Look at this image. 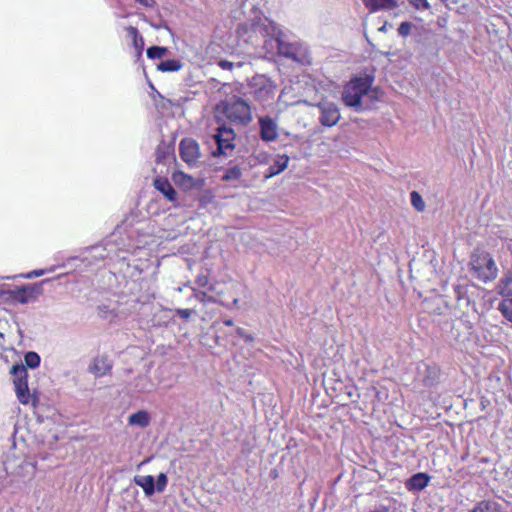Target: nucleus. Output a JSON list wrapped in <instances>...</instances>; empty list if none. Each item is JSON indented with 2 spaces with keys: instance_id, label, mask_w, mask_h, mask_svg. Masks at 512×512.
I'll use <instances>...</instances> for the list:
<instances>
[{
  "instance_id": "1",
  "label": "nucleus",
  "mask_w": 512,
  "mask_h": 512,
  "mask_svg": "<svg viewBox=\"0 0 512 512\" xmlns=\"http://www.w3.org/2000/svg\"><path fill=\"white\" fill-rule=\"evenodd\" d=\"M261 2L262 0H235L233 4L235 8L231 9L230 17L234 20H241L242 17L244 19L236 29L239 47H264L267 38L274 31V28L266 24L268 19L262 18Z\"/></svg>"
},
{
  "instance_id": "2",
  "label": "nucleus",
  "mask_w": 512,
  "mask_h": 512,
  "mask_svg": "<svg viewBox=\"0 0 512 512\" xmlns=\"http://www.w3.org/2000/svg\"><path fill=\"white\" fill-rule=\"evenodd\" d=\"M373 82L374 76L371 74L353 76L344 86L341 94L344 105L353 108L356 112L364 111L362 99L370 92Z\"/></svg>"
},
{
  "instance_id": "3",
  "label": "nucleus",
  "mask_w": 512,
  "mask_h": 512,
  "mask_svg": "<svg viewBox=\"0 0 512 512\" xmlns=\"http://www.w3.org/2000/svg\"><path fill=\"white\" fill-rule=\"evenodd\" d=\"M230 89V92H238L240 95H245L248 90L254 93L255 97L260 100H268L274 97L276 85L270 78L265 75H256L250 82L248 77L237 79L232 83L226 82V88Z\"/></svg>"
},
{
  "instance_id": "4",
  "label": "nucleus",
  "mask_w": 512,
  "mask_h": 512,
  "mask_svg": "<svg viewBox=\"0 0 512 512\" xmlns=\"http://www.w3.org/2000/svg\"><path fill=\"white\" fill-rule=\"evenodd\" d=\"M4 468L10 482L16 488H22V485L29 482L35 475V463L25 457L11 455L4 461Z\"/></svg>"
},
{
  "instance_id": "5",
  "label": "nucleus",
  "mask_w": 512,
  "mask_h": 512,
  "mask_svg": "<svg viewBox=\"0 0 512 512\" xmlns=\"http://www.w3.org/2000/svg\"><path fill=\"white\" fill-rule=\"evenodd\" d=\"M469 270L477 280L488 283L496 279L498 268L491 254L482 249H475L469 261Z\"/></svg>"
},
{
  "instance_id": "6",
  "label": "nucleus",
  "mask_w": 512,
  "mask_h": 512,
  "mask_svg": "<svg viewBox=\"0 0 512 512\" xmlns=\"http://www.w3.org/2000/svg\"><path fill=\"white\" fill-rule=\"evenodd\" d=\"M226 120L247 126L252 121V111L248 102L241 96L226 95Z\"/></svg>"
},
{
  "instance_id": "7",
  "label": "nucleus",
  "mask_w": 512,
  "mask_h": 512,
  "mask_svg": "<svg viewBox=\"0 0 512 512\" xmlns=\"http://www.w3.org/2000/svg\"><path fill=\"white\" fill-rule=\"evenodd\" d=\"M280 55L300 64H310L311 55L308 47L300 42H287L281 37L275 39Z\"/></svg>"
},
{
  "instance_id": "8",
  "label": "nucleus",
  "mask_w": 512,
  "mask_h": 512,
  "mask_svg": "<svg viewBox=\"0 0 512 512\" xmlns=\"http://www.w3.org/2000/svg\"><path fill=\"white\" fill-rule=\"evenodd\" d=\"M214 120L216 122V127L214 128V133H212L206 140L208 146L215 145L216 148L211 151V155L213 157L220 156L224 154V102L220 101L214 110Z\"/></svg>"
},
{
  "instance_id": "9",
  "label": "nucleus",
  "mask_w": 512,
  "mask_h": 512,
  "mask_svg": "<svg viewBox=\"0 0 512 512\" xmlns=\"http://www.w3.org/2000/svg\"><path fill=\"white\" fill-rule=\"evenodd\" d=\"M41 288L37 284H26L20 287H16L15 289H9L3 291L1 296L7 302L13 305L17 304H28L31 301L35 300L37 295L40 294Z\"/></svg>"
},
{
  "instance_id": "10",
  "label": "nucleus",
  "mask_w": 512,
  "mask_h": 512,
  "mask_svg": "<svg viewBox=\"0 0 512 512\" xmlns=\"http://www.w3.org/2000/svg\"><path fill=\"white\" fill-rule=\"evenodd\" d=\"M317 107L320 111L318 120L322 126L330 128L335 126L339 122L341 115L339 108L335 103L323 101L319 102L317 104Z\"/></svg>"
},
{
  "instance_id": "11",
  "label": "nucleus",
  "mask_w": 512,
  "mask_h": 512,
  "mask_svg": "<svg viewBox=\"0 0 512 512\" xmlns=\"http://www.w3.org/2000/svg\"><path fill=\"white\" fill-rule=\"evenodd\" d=\"M179 153L181 159L189 166H195L200 158V149L198 143L191 138H184L179 144Z\"/></svg>"
},
{
  "instance_id": "12",
  "label": "nucleus",
  "mask_w": 512,
  "mask_h": 512,
  "mask_svg": "<svg viewBox=\"0 0 512 512\" xmlns=\"http://www.w3.org/2000/svg\"><path fill=\"white\" fill-rule=\"evenodd\" d=\"M260 138L263 142H272L278 137V125L269 116L259 118Z\"/></svg>"
},
{
  "instance_id": "13",
  "label": "nucleus",
  "mask_w": 512,
  "mask_h": 512,
  "mask_svg": "<svg viewBox=\"0 0 512 512\" xmlns=\"http://www.w3.org/2000/svg\"><path fill=\"white\" fill-rule=\"evenodd\" d=\"M430 480L431 476L428 473L417 472L405 481V487L409 492H419L429 485Z\"/></svg>"
},
{
  "instance_id": "14",
  "label": "nucleus",
  "mask_w": 512,
  "mask_h": 512,
  "mask_svg": "<svg viewBox=\"0 0 512 512\" xmlns=\"http://www.w3.org/2000/svg\"><path fill=\"white\" fill-rule=\"evenodd\" d=\"M112 369V362L106 355H99L93 358L88 370L95 377H102L110 372Z\"/></svg>"
},
{
  "instance_id": "15",
  "label": "nucleus",
  "mask_w": 512,
  "mask_h": 512,
  "mask_svg": "<svg viewBox=\"0 0 512 512\" xmlns=\"http://www.w3.org/2000/svg\"><path fill=\"white\" fill-rule=\"evenodd\" d=\"M289 156L286 154L277 155L264 173L265 179H270L282 173L288 166Z\"/></svg>"
},
{
  "instance_id": "16",
  "label": "nucleus",
  "mask_w": 512,
  "mask_h": 512,
  "mask_svg": "<svg viewBox=\"0 0 512 512\" xmlns=\"http://www.w3.org/2000/svg\"><path fill=\"white\" fill-rule=\"evenodd\" d=\"M154 187L161 194H163L168 201L172 203L177 201V192L167 178L160 176L156 177L154 179Z\"/></svg>"
},
{
  "instance_id": "17",
  "label": "nucleus",
  "mask_w": 512,
  "mask_h": 512,
  "mask_svg": "<svg viewBox=\"0 0 512 512\" xmlns=\"http://www.w3.org/2000/svg\"><path fill=\"white\" fill-rule=\"evenodd\" d=\"M469 512H508L502 504L491 499L477 502Z\"/></svg>"
},
{
  "instance_id": "18",
  "label": "nucleus",
  "mask_w": 512,
  "mask_h": 512,
  "mask_svg": "<svg viewBox=\"0 0 512 512\" xmlns=\"http://www.w3.org/2000/svg\"><path fill=\"white\" fill-rule=\"evenodd\" d=\"M174 184L183 190H190L196 186L197 180L182 171H175L172 174Z\"/></svg>"
},
{
  "instance_id": "19",
  "label": "nucleus",
  "mask_w": 512,
  "mask_h": 512,
  "mask_svg": "<svg viewBox=\"0 0 512 512\" xmlns=\"http://www.w3.org/2000/svg\"><path fill=\"white\" fill-rule=\"evenodd\" d=\"M363 3L371 12L393 10L398 7L396 0H363Z\"/></svg>"
},
{
  "instance_id": "20",
  "label": "nucleus",
  "mask_w": 512,
  "mask_h": 512,
  "mask_svg": "<svg viewBox=\"0 0 512 512\" xmlns=\"http://www.w3.org/2000/svg\"><path fill=\"white\" fill-rule=\"evenodd\" d=\"M439 368L432 365H426L424 372H423V378L422 382L425 387L431 388L438 384L439 382Z\"/></svg>"
},
{
  "instance_id": "21",
  "label": "nucleus",
  "mask_w": 512,
  "mask_h": 512,
  "mask_svg": "<svg viewBox=\"0 0 512 512\" xmlns=\"http://www.w3.org/2000/svg\"><path fill=\"white\" fill-rule=\"evenodd\" d=\"M136 485L141 487L146 496H152L155 493V480L151 475H138L134 477Z\"/></svg>"
},
{
  "instance_id": "22",
  "label": "nucleus",
  "mask_w": 512,
  "mask_h": 512,
  "mask_svg": "<svg viewBox=\"0 0 512 512\" xmlns=\"http://www.w3.org/2000/svg\"><path fill=\"white\" fill-rule=\"evenodd\" d=\"M151 417L146 410H140L128 417V424L140 428H146L150 425Z\"/></svg>"
},
{
  "instance_id": "23",
  "label": "nucleus",
  "mask_w": 512,
  "mask_h": 512,
  "mask_svg": "<svg viewBox=\"0 0 512 512\" xmlns=\"http://www.w3.org/2000/svg\"><path fill=\"white\" fill-rule=\"evenodd\" d=\"M127 36L131 38L133 46L137 52L138 56L142 55L143 48H144V39L139 34L137 28L130 26L127 28Z\"/></svg>"
},
{
  "instance_id": "24",
  "label": "nucleus",
  "mask_w": 512,
  "mask_h": 512,
  "mask_svg": "<svg viewBox=\"0 0 512 512\" xmlns=\"http://www.w3.org/2000/svg\"><path fill=\"white\" fill-rule=\"evenodd\" d=\"M254 340V337L252 334L248 333L245 329L243 328H236L235 329V335H230V342L233 344V345H237L241 342H243L244 344H250L252 343Z\"/></svg>"
},
{
  "instance_id": "25",
  "label": "nucleus",
  "mask_w": 512,
  "mask_h": 512,
  "mask_svg": "<svg viewBox=\"0 0 512 512\" xmlns=\"http://www.w3.org/2000/svg\"><path fill=\"white\" fill-rule=\"evenodd\" d=\"M133 389L137 392H150L154 389V384L148 376L140 375L135 379Z\"/></svg>"
},
{
  "instance_id": "26",
  "label": "nucleus",
  "mask_w": 512,
  "mask_h": 512,
  "mask_svg": "<svg viewBox=\"0 0 512 512\" xmlns=\"http://www.w3.org/2000/svg\"><path fill=\"white\" fill-rule=\"evenodd\" d=\"M14 385L18 400L22 404H28L30 399V393L27 380L14 383Z\"/></svg>"
},
{
  "instance_id": "27",
  "label": "nucleus",
  "mask_w": 512,
  "mask_h": 512,
  "mask_svg": "<svg viewBox=\"0 0 512 512\" xmlns=\"http://www.w3.org/2000/svg\"><path fill=\"white\" fill-rule=\"evenodd\" d=\"M362 512H394L392 500L386 499L366 507Z\"/></svg>"
},
{
  "instance_id": "28",
  "label": "nucleus",
  "mask_w": 512,
  "mask_h": 512,
  "mask_svg": "<svg viewBox=\"0 0 512 512\" xmlns=\"http://www.w3.org/2000/svg\"><path fill=\"white\" fill-rule=\"evenodd\" d=\"M499 293L502 296L512 297V272L506 274L499 284Z\"/></svg>"
},
{
  "instance_id": "29",
  "label": "nucleus",
  "mask_w": 512,
  "mask_h": 512,
  "mask_svg": "<svg viewBox=\"0 0 512 512\" xmlns=\"http://www.w3.org/2000/svg\"><path fill=\"white\" fill-rule=\"evenodd\" d=\"M182 63L176 59H169L158 64L157 69L162 72H176L182 68Z\"/></svg>"
},
{
  "instance_id": "30",
  "label": "nucleus",
  "mask_w": 512,
  "mask_h": 512,
  "mask_svg": "<svg viewBox=\"0 0 512 512\" xmlns=\"http://www.w3.org/2000/svg\"><path fill=\"white\" fill-rule=\"evenodd\" d=\"M498 310L510 322H512V297L503 299L499 305Z\"/></svg>"
},
{
  "instance_id": "31",
  "label": "nucleus",
  "mask_w": 512,
  "mask_h": 512,
  "mask_svg": "<svg viewBox=\"0 0 512 512\" xmlns=\"http://www.w3.org/2000/svg\"><path fill=\"white\" fill-rule=\"evenodd\" d=\"M11 374L13 375L14 383L27 380V370L24 365H14L11 369Z\"/></svg>"
},
{
  "instance_id": "32",
  "label": "nucleus",
  "mask_w": 512,
  "mask_h": 512,
  "mask_svg": "<svg viewBox=\"0 0 512 512\" xmlns=\"http://www.w3.org/2000/svg\"><path fill=\"white\" fill-rule=\"evenodd\" d=\"M25 365L31 369H35L40 365V356L33 351L27 352L24 356Z\"/></svg>"
},
{
  "instance_id": "33",
  "label": "nucleus",
  "mask_w": 512,
  "mask_h": 512,
  "mask_svg": "<svg viewBox=\"0 0 512 512\" xmlns=\"http://www.w3.org/2000/svg\"><path fill=\"white\" fill-rule=\"evenodd\" d=\"M168 49L161 46H151L147 49V57L149 59H160L166 55Z\"/></svg>"
},
{
  "instance_id": "34",
  "label": "nucleus",
  "mask_w": 512,
  "mask_h": 512,
  "mask_svg": "<svg viewBox=\"0 0 512 512\" xmlns=\"http://www.w3.org/2000/svg\"><path fill=\"white\" fill-rule=\"evenodd\" d=\"M410 202L412 206L419 212H422L425 209L424 200L420 193L417 191H412L410 193Z\"/></svg>"
},
{
  "instance_id": "35",
  "label": "nucleus",
  "mask_w": 512,
  "mask_h": 512,
  "mask_svg": "<svg viewBox=\"0 0 512 512\" xmlns=\"http://www.w3.org/2000/svg\"><path fill=\"white\" fill-rule=\"evenodd\" d=\"M412 28H413V24L411 22L403 21L400 23V25L397 29L398 35L403 38H406L410 35Z\"/></svg>"
},
{
  "instance_id": "36",
  "label": "nucleus",
  "mask_w": 512,
  "mask_h": 512,
  "mask_svg": "<svg viewBox=\"0 0 512 512\" xmlns=\"http://www.w3.org/2000/svg\"><path fill=\"white\" fill-rule=\"evenodd\" d=\"M409 4L418 11H425L431 8L428 0H408Z\"/></svg>"
},
{
  "instance_id": "37",
  "label": "nucleus",
  "mask_w": 512,
  "mask_h": 512,
  "mask_svg": "<svg viewBox=\"0 0 512 512\" xmlns=\"http://www.w3.org/2000/svg\"><path fill=\"white\" fill-rule=\"evenodd\" d=\"M55 271V268L54 267H51L49 269H38V270H32L26 274H23L21 275L23 278L25 279H33V278H36V277H40L42 275H44L45 273L47 272H54Z\"/></svg>"
},
{
  "instance_id": "38",
  "label": "nucleus",
  "mask_w": 512,
  "mask_h": 512,
  "mask_svg": "<svg viewBox=\"0 0 512 512\" xmlns=\"http://www.w3.org/2000/svg\"><path fill=\"white\" fill-rule=\"evenodd\" d=\"M168 478L165 473H160L155 483V491L163 492L167 486Z\"/></svg>"
},
{
  "instance_id": "39",
  "label": "nucleus",
  "mask_w": 512,
  "mask_h": 512,
  "mask_svg": "<svg viewBox=\"0 0 512 512\" xmlns=\"http://www.w3.org/2000/svg\"><path fill=\"white\" fill-rule=\"evenodd\" d=\"M240 176H241V170L238 166L226 168V176H225L226 181L236 180V179L240 178Z\"/></svg>"
},
{
  "instance_id": "40",
  "label": "nucleus",
  "mask_w": 512,
  "mask_h": 512,
  "mask_svg": "<svg viewBox=\"0 0 512 512\" xmlns=\"http://www.w3.org/2000/svg\"><path fill=\"white\" fill-rule=\"evenodd\" d=\"M234 137L233 129L226 126V150L234 148V144L232 143Z\"/></svg>"
},
{
  "instance_id": "41",
  "label": "nucleus",
  "mask_w": 512,
  "mask_h": 512,
  "mask_svg": "<svg viewBox=\"0 0 512 512\" xmlns=\"http://www.w3.org/2000/svg\"><path fill=\"white\" fill-rule=\"evenodd\" d=\"M234 67L251 69L250 63L237 62L236 64L232 61L226 60V71L232 70Z\"/></svg>"
},
{
  "instance_id": "42",
  "label": "nucleus",
  "mask_w": 512,
  "mask_h": 512,
  "mask_svg": "<svg viewBox=\"0 0 512 512\" xmlns=\"http://www.w3.org/2000/svg\"><path fill=\"white\" fill-rule=\"evenodd\" d=\"M192 311L190 309L178 310V315L183 319H188L191 316Z\"/></svg>"
},
{
  "instance_id": "43",
  "label": "nucleus",
  "mask_w": 512,
  "mask_h": 512,
  "mask_svg": "<svg viewBox=\"0 0 512 512\" xmlns=\"http://www.w3.org/2000/svg\"><path fill=\"white\" fill-rule=\"evenodd\" d=\"M136 1L145 7H153L155 5L154 0H136Z\"/></svg>"
},
{
  "instance_id": "44",
  "label": "nucleus",
  "mask_w": 512,
  "mask_h": 512,
  "mask_svg": "<svg viewBox=\"0 0 512 512\" xmlns=\"http://www.w3.org/2000/svg\"><path fill=\"white\" fill-rule=\"evenodd\" d=\"M232 320L231 319H226V326H232Z\"/></svg>"
},
{
  "instance_id": "45",
  "label": "nucleus",
  "mask_w": 512,
  "mask_h": 512,
  "mask_svg": "<svg viewBox=\"0 0 512 512\" xmlns=\"http://www.w3.org/2000/svg\"><path fill=\"white\" fill-rule=\"evenodd\" d=\"M218 65H219L222 69H224V60H220V61L218 62Z\"/></svg>"
},
{
  "instance_id": "46",
  "label": "nucleus",
  "mask_w": 512,
  "mask_h": 512,
  "mask_svg": "<svg viewBox=\"0 0 512 512\" xmlns=\"http://www.w3.org/2000/svg\"><path fill=\"white\" fill-rule=\"evenodd\" d=\"M237 303H238V299H237V298H234V299H233V304H234V305H237Z\"/></svg>"
},
{
  "instance_id": "47",
  "label": "nucleus",
  "mask_w": 512,
  "mask_h": 512,
  "mask_svg": "<svg viewBox=\"0 0 512 512\" xmlns=\"http://www.w3.org/2000/svg\"><path fill=\"white\" fill-rule=\"evenodd\" d=\"M379 30L380 31H385V26H382Z\"/></svg>"
}]
</instances>
